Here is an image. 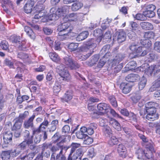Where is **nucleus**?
<instances>
[{
	"label": "nucleus",
	"mask_w": 160,
	"mask_h": 160,
	"mask_svg": "<svg viewBox=\"0 0 160 160\" xmlns=\"http://www.w3.org/2000/svg\"><path fill=\"white\" fill-rule=\"evenodd\" d=\"M143 7L145 8L146 10L154 11L156 8L155 6L153 4L148 5L145 4L143 6Z\"/></svg>",
	"instance_id": "50"
},
{
	"label": "nucleus",
	"mask_w": 160,
	"mask_h": 160,
	"mask_svg": "<svg viewBox=\"0 0 160 160\" xmlns=\"http://www.w3.org/2000/svg\"><path fill=\"white\" fill-rule=\"evenodd\" d=\"M147 82V80L144 77H142L140 79V81L138 83V88L140 90H142L145 87Z\"/></svg>",
	"instance_id": "26"
},
{
	"label": "nucleus",
	"mask_w": 160,
	"mask_h": 160,
	"mask_svg": "<svg viewBox=\"0 0 160 160\" xmlns=\"http://www.w3.org/2000/svg\"><path fill=\"white\" fill-rule=\"evenodd\" d=\"M58 72L60 75L62 77L66 79L69 78L70 77L68 71H59Z\"/></svg>",
	"instance_id": "39"
},
{
	"label": "nucleus",
	"mask_w": 160,
	"mask_h": 160,
	"mask_svg": "<svg viewBox=\"0 0 160 160\" xmlns=\"http://www.w3.org/2000/svg\"><path fill=\"white\" fill-rule=\"evenodd\" d=\"M65 156L62 153V152L60 151L56 156V160H66Z\"/></svg>",
	"instance_id": "54"
},
{
	"label": "nucleus",
	"mask_w": 160,
	"mask_h": 160,
	"mask_svg": "<svg viewBox=\"0 0 160 160\" xmlns=\"http://www.w3.org/2000/svg\"><path fill=\"white\" fill-rule=\"evenodd\" d=\"M65 63L67 66V67L70 68L73 62L72 59L69 57H66L64 58Z\"/></svg>",
	"instance_id": "41"
},
{
	"label": "nucleus",
	"mask_w": 160,
	"mask_h": 160,
	"mask_svg": "<svg viewBox=\"0 0 160 160\" xmlns=\"http://www.w3.org/2000/svg\"><path fill=\"white\" fill-rule=\"evenodd\" d=\"M89 35L88 31H85L80 33L77 37L76 39L78 41H82L87 38Z\"/></svg>",
	"instance_id": "21"
},
{
	"label": "nucleus",
	"mask_w": 160,
	"mask_h": 160,
	"mask_svg": "<svg viewBox=\"0 0 160 160\" xmlns=\"http://www.w3.org/2000/svg\"><path fill=\"white\" fill-rule=\"evenodd\" d=\"M21 152L20 150H19L17 148L11 150L10 153V156L12 157H16Z\"/></svg>",
	"instance_id": "43"
},
{
	"label": "nucleus",
	"mask_w": 160,
	"mask_h": 160,
	"mask_svg": "<svg viewBox=\"0 0 160 160\" xmlns=\"http://www.w3.org/2000/svg\"><path fill=\"white\" fill-rule=\"evenodd\" d=\"M61 87V85L59 83H56L53 87L54 92L56 94H57L60 91Z\"/></svg>",
	"instance_id": "45"
},
{
	"label": "nucleus",
	"mask_w": 160,
	"mask_h": 160,
	"mask_svg": "<svg viewBox=\"0 0 160 160\" xmlns=\"http://www.w3.org/2000/svg\"><path fill=\"white\" fill-rule=\"evenodd\" d=\"M118 142L117 138L114 136H112L108 141V144L111 146H112L116 144H117Z\"/></svg>",
	"instance_id": "35"
},
{
	"label": "nucleus",
	"mask_w": 160,
	"mask_h": 160,
	"mask_svg": "<svg viewBox=\"0 0 160 160\" xmlns=\"http://www.w3.org/2000/svg\"><path fill=\"white\" fill-rule=\"evenodd\" d=\"M141 43L146 48H150L152 45L151 42L149 39L146 38L141 40Z\"/></svg>",
	"instance_id": "28"
},
{
	"label": "nucleus",
	"mask_w": 160,
	"mask_h": 160,
	"mask_svg": "<svg viewBox=\"0 0 160 160\" xmlns=\"http://www.w3.org/2000/svg\"><path fill=\"white\" fill-rule=\"evenodd\" d=\"M84 140L83 141V143L85 144H87V145H89L90 144H91L93 142V139H92L88 137V136L87 135V136H86V137H85V138Z\"/></svg>",
	"instance_id": "52"
},
{
	"label": "nucleus",
	"mask_w": 160,
	"mask_h": 160,
	"mask_svg": "<svg viewBox=\"0 0 160 160\" xmlns=\"http://www.w3.org/2000/svg\"><path fill=\"white\" fill-rule=\"evenodd\" d=\"M147 149H149V150L147 152L145 153L144 156L148 159L153 160L152 159H151L153 156L152 152H155L153 147L152 146H151L149 148L147 147Z\"/></svg>",
	"instance_id": "19"
},
{
	"label": "nucleus",
	"mask_w": 160,
	"mask_h": 160,
	"mask_svg": "<svg viewBox=\"0 0 160 160\" xmlns=\"http://www.w3.org/2000/svg\"><path fill=\"white\" fill-rule=\"evenodd\" d=\"M109 100L111 104L114 107H116L117 106V102L116 98L114 96H110L109 97Z\"/></svg>",
	"instance_id": "46"
},
{
	"label": "nucleus",
	"mask_w": 160,
	"mask_h": 160,
	"mask_svg": "<svg viewBox=\"0 0 160 160\" xmlns=\"http://www.w3.org/2000/svg\"><path fill=\"white\" fill-rule=\"evenodd\" d=\"M93 34L95 37L102 36L103 35L102 31L101 29H97L94 31Z\"/></svg>",
	"instance_id": "53"
},
{
	"label": "nucleus",
	"mask_w": 160,
	"mask_h": 160,
	"mask_svg": "<svg viewBox=\"0 0 160 160\" xmlns=\"http://www.w3.org/2000/svg\"><path fill=\"white\" fill-rule=\"evenodd\" d=\"M69 7L68 6H64L58 8L57 10L56 11V13L59 16H64V15L69 12Z\"/></svg>",
	"instance_id": "6"
},
{
	"label": "nucleus",
	"mask_w": 160,
	"mask_h": 160,
	"mask_svg": "<svg viewBox=\"0 0 160 160\" xmlns=\"http://www.w3.org/2000/svg\"><path fill=\"white\" fill-rule=\"evenodd\" d=\"M108 122L107 119L103 118H101L99 119L100 125L102 127H105Z\"/></svg>",
	"instance_id": "64"
},
{
	"label": "nucleus",
	"mask_w": 160,
	"mask_h": 160,
	"mask_svg": "<svg viewBox=\"0 0 160 160\" xmlns=\"http://www.w3.org/2000/svg\"><path fill=\"white\" fill-rule=\"evenodd\" d=\"M72 92L70 91H67L65 93L64 97V101L68 102L72 99Z\"/></svg>",
	"instance_id": "34"
},
{
	"label": "nucleus",
	"mask_w": 160,
	"mask_h": 160,
	"mask_svg": "<svg viewBox=\"0 0 160 160\" xmlns=\"http://www.w3.org/2000/svg\"><path fill=\"white\" fill-rule=\"evenodd\" d=\"M49 56L51 59L54 62H58L60 61V58L56 52H50L49 53Z\"/></svg>",
	"instance_id": "24"
},
{
	"label": "nucleus",
	"mask_w": 160,
	"mask_h": 160,
	"mask_svg": "<svg viewBox=\"0 0 160 160\" xmlns=\"http://www.w3.org/2000/svg\"><path fill=\"white\" fill-rule=\"evenodd\" d=\"M82 154V152L81 150L80 149L77 150L76 152L72 156V159L73 160H75L78 158L79 160H81Z\"/></svg>",
	"instance_id": "30"
},
{
	"label": "nucleus",
	"mask_w": 160,
	"mask_h": 160,
	"mask_svg": "<svg viewBox=\"0 0 160 160\" xmlns=\"http://www.w3.org/2000/svg\"><path fill=\"white\" fill-rule=\"evenodd\" d=\"M98 110L100 111H106L110 108L109 105L105 103H101L97 105Z\"/></svg>",
	"instance_id": "22"
},
{
	"label": "nucleus",
	"mask_w": 160,
	"mask_h": 160,
	"mask_svg": "<svg viewBox=\"0 0 160 160\" xmlns=\"http://www.w3.org/2000/svg\"><path fill=\"white\" fill-rule=\"evenodd\" d=\"M22 122L20 121H16L12 128V130L13 131L21 130L20 128L22 126Z\"/></svg>",
	"instance_id": "32"
},
{
	"label": "nucleus",
	"mask_w": 160,
	"mask_h": 160,
	"mask_svg": "<svg viewBox=\"0 0 160 160\" xmlns=\"http://www.w3.org/2000/svg\"><path fill=\"white\" fill-rule=\"evenodd\" d=\"M99 58V56L98 55H95L92 57L91 62L88 63V65L92 66L98 62Z\"/></svg>",
	"instance_id": "33"
},
{
	"label": "nucleus",
	"mask_w": 160,
	"mask_h": 160,
	"mask_svg": "<svg viewBox=\"0 0 160 160\" xmlns=\"http://www.w3.org/2000/svg\"><path fill=\"white\" fill-rule=\"evenodd\" d=\"M130 28L131 31H133L137 32L138 30V24L135 22L133 21L130 22H129Z\"/></svg>",
	"instance_id": "31"
},
{
	"label": "nucleus",
	"mask_w": 160,
	"mask_h": 160,
	"mask_svg": "<svg viewBox=\"0 0 160 160\" xmlns=\"http://www.w3.org/2000/svg\"><path fill=\"white\" fill-rule=\"evenodd\" d=\"M112 34L110 31L106 32L104 34L103 36V40H104V42H109L111 38Z\"/></svg>",
	"instance_id": "37"
},
{
	"label": "nucleus",
	"mask_w": 160,
	"mask_h": 160,
	"mask_svg": "<svg viewBox=\"0 0 160 160\" xmlns=\"http://www.w3.org/2000/svg\"><path fill=\"white\" fill-rule=\"evenodd\" d=\"M70 25L69 22H67L61 23L58 26V30L59 32L58 38L60 40L63 41L71 36L72 33L69 28Z\"/></svg>",
	"instance_id": "1"
},
{
	"label": "nucleus",
	"mask_w": 160,
	"mask_h": 160,
	"mask_svg": "<svg viewBox=\"0 0 160 160\" xmlns=\"http://www.w3.org/2000/svg\"><path fill=\"white\" fill-rule=\"evenodd\" d=\"M137 154H138V158L139 159L143 158L144 156L145 152L142 149H139L137 151Z\"/></svg>",
	"instance_id": "51"
},
{
	"label": "nucleus",
	"mask_w": 160,
	"mask_h": 160,
	"mask_svg": "<svg viewBox=\"0 0 160 160\" xmlns=\"http://www.w3.org/2000/svg\"><path fill=\"white\" fill-rule=\"evenodd\" d=\"M135 18L136 19L139 20H144L146 19V18L145 17L144 14L138 13L136 15Z\"/></svg>",
	"instance_id": "55"
},
{
	"label": "nucleus",
	"mask_w": 160,
	"mask_h": 160,
	"mask_svg": "<svg viewBox=\"0 0 160 160\" xmlns=\"http://www.w3.org/2000/svg\"><path fill=\"white\" fill-rule=\"evenodd\" d=\"M34 4V1L32 0L28 1L24 7L25 12L27 13H30L32 10Z\"/></svg>",
	"instance_id": "12"
},
{
	"label": "nucleus",
	"mask_w": 160,
	"mask_h": 160,
	"mask_svg": "<svg viewBox=\"0 0 160 160\" xmlns=\"http://www.w3.org/2000/svg\"><path fill=\"white\" fill-rule=\"evenodd\" d=\"M158 107V104L154 102H149L145 105L147 113L146 118L148 120L153 121L158 119V115L156 113V108Z\"/></svg>",
	"instance_id": "2"
},
{
	"label": "nucleus",
	"mask_w": 160,
	"mask_h": 160,
	"mask_svg": "<svg viewBox=\"0 0 160 160\" xmlns=\"http://www.w3.org/2000/svg\"><path fill=\"white\" fill-rule=\"evenodd\" d=\"M32 131V135H35L37 134H40L39 133L41 132V131L40 130L39 128L38 127L36 128L34 127H32L31 128Z\"/></svg>",
	"instance_id": "56"
},
{
	"label": "nucleus",
	"mask_w": 160,
	"mask_h": 160,
	"mask_svg": "<svg viewBox=\"0 0 160 160\" xmlns=\"http://www.w3.org/2000/svg\"><path fill=\"white\" fill-rule=\"evenodd\" d=\"M58 124V122L57 120H52L48 128L49 131L50 132H54L56 129Z\"/></svg>",
	"instance_id": "17"
},
{
	"label": "nucleus",
	"mask_w": 160,
	"mask_h": 160,
	"mask_svg": "<svg viewBox=\"0 0 160 160\" xmlns=\"http://www.w3.org/2000/svg\"><path fill=\"white\" fill-rule=\"evenodd\" d=\"M11 39L12 42L17 44L19 50H23L22 48L23 43L21 42L22 40L19 36H13Z\"/></svg>",
	"instance_id": "11"
},
{
	"label": "nucleus",
	"mask_w": 160,
	"mask_h": 160,
	"mask_svg": "<svg viewBox=\"0 0 160 160\" xmlns=\"http://www.w3.org/2000/svg\"><path fill=\"white\" fill-rule=\"evenodd\" d=\"M22 136L24 138V140L27 141L28 139H29L30 132L28 130H25L24 131L22 134Z\"/></svg>",
	"instance_id": "57"
},
{
	"label": "nucleus",
	"mask_w": 160,
	"mask_h": 160,
	"mask_svg": "<svg viewBox=\"0 0 160 160\" xmlns=\"http://www.w3.org/2000/svg\"><path fill=\"white\" fill-rule=\"evenodd\" d=\"M136 65V63L134 62H129L127 65V66L128 68V70H135V68Z\"/></svg>",
	"instance_id": "59"
},
{
	"label": "nucleus",
	"mask_w": 160,
	"mask_h": 160,
	"mask_svg": "<svg viewBox=\"0 0 160 160\" xmlns=\"http://www.w3.org/2000/svg\"><path fill=\"white\" fill-rule=\"evenodd\" d=\"M42 135L41 134H37L35 135H32L29 139H32L33 140V138H34V142L36 143H39L41 139Z\"/></svg>",
	"instance_id": "36"
},
{
	"label": "nucleus",
	"mask_w": 160,
	"mask_h": 160,
	"mask_svg": "<svg viewBox=\"0 0 160 160\" xmlns=\"http://www.w3.org/2000/svg\"><path fill=\"white\" fill-rule=\"evenodd\" d=\"M12 134L10 131H7L4 132L3 137V141L5 144H8L12 140Z\"/></svg>",
	"instance_id": "13"
},
{
	"label": "nucleus",
	"mask_w": 160,
	"mask_h": 160,
	"mask_svg": "<svg viewBox=\"0 0 160 160\" xmlns=\"http://www.w3.org/2000/svg\"><path fill=\"white\" fill-rule=\"evenodd\" d=\"M88 154L89 157L91 158H92L95 156V153L94 152L93 148H91L89 149Z\"/></svg>",
	"instance_id": "61"
},
{
	"label": "nucleus",
	"mask_w": 160,
	"mask_h": 160,
	"mask_svg": "<svg viewBox=\"0 0 160 160\" xmlns=\"http://www.w3.org/2000/svg\"><path fill=\"white\" fill-rule=\"evenodd\" d=\"M18 57L21 59L25 60L26 61H27V59L29 57L28 54L23 52H19L18 54Z\"/></svg>",
	"instance_id": "49"
},
{
	"label": "nucleus",
	"mask_w": 160,
	"mask_h": 160,
	"mask_svg": "<svg viewBox=\"0 0 160 160\" xmlns=\"http://www.w3.org/2000/svg\"><path fill=\"white\" fill-rule=\"evenodd\" d=\"M109 123L118 131L121 130V128L120 124L115 119L112 118H110L109 120Z\"/></svg>",
	"instance_id": "15"
},
{
	"label": "nucleus",
	"mask_w": 160,
	"mask_h": 160,
	"mask_svg": "<svg viewBox=\"0 0 160 160\" xmlns=\"http://www.w3.org/2000/svg\"><path fill=\"white\" fill-rule=\"evenodd\" d=\"M137 32L129 30L128 31V36L130 39L134 40L136 38L137 36L136 32Z\"/></svg>",
	"instance_id": "40"
},
{
	"label": "nucleus",
	"mask_w": 160,
	"mask_h": 160,
	"mask_svg": "<svg viewBox=\"0 0 160 160\" xmlns=\"http://www.w3.org/2000/svg\"><path fill=\"white\" fill-rule=\"evenodd\" d=\"M76 136L78 138L82 139L86 137L87 134L79 131L76 133Z\"/></svg>",
	"instance_id": "58"
},
{
	"label": "nucleus",
	"mask_w": 160,
	"mask_h": 160,
	"mask_svg": "<svg viewBox=\"0 0 160 160\" xmlns=\"http://www.w3.org/2000/svg\"><path fill=\"white\" fill-rule=\"evenodd\" d=\"M24 30L27 34L31 38H34V34L30 28L28 26H25L24 27Z\"/></svg>",
	"instance_id": "27"
},
{
	"label": "nucleus",
	"mask_w": 160,
	"mask_h": 160,
	"mask_svg": "<svg viewBox=\"0 0 160 160\" xmlns=\"http://www.w3.org/2000/svg\"><path fill=\"white\" fill-rule=\"evenodd\" d=\"M44 7L43 4L38 3L34 7L33 9H34L37 12H40L44 10Z\"/></svg>",
	"instance_id": "42"
},
{
	"label": "nucleus",
	"mask_w": 160,
	"mask_h": 160,
	"mask_svg": "<svg viewBox=\"0 0 160 160\" xmlns=\"http://www.w3.org/2000/svg\"><path fill=\"white\" fill-rule=\"evenodd\" d=\"M96 40H94L92 38L89 39L87 44L83 45L77 49L78 51L80 52H86L89 50H93L97 46V45L101 41L102 39V36H98Z\"/></svg>",
	"instance_id": "3"
},
{
	"label": "nucleus",
	"mask_w": 160,
	"mask_h": 160,
	"mask_svg": "<svg viewBox=\"0 0 160 160\" xmlns=\"http://www.w3.org/2000/svg\"><path fill=\"white\" fill-rule=\"evenodd\" d=\"M118 151L121 156L123 158L126 157L127 150L124 145L122 144H119L118 148Z\"/></svg>",
	"instance_id": "16"
},
{
	"label": "nucleus",
	"mask_w": 160,
	"mask_h": 160,
	"mask_svg": "<svg viewBox=\"0 0 160 160\" xmlns=\"http://www.w3.org/2000/svg\"><path fill=\"white\" fill-rule=\"evenodd\" d=\"M116 37L118 43H121L124 41L126 39V34L122 31L117 32H116Z\"/></svg>",
	"instance_id": "7"
},
{
	"label": "nucleus",
	"mask_w": 160,
	"mask_h": 160,
	"mask_svg": "<svg viewBox=\"0 0 160 160\" xmlns=\"http://www.w3.org/2000/svg\"><path fill=\"white\" fill-rule=\"evenodd\" d=\"M132 85L130 83H122L120 85V88L123 93L127 94L129 93L131 90Z\"/></svg>",
	"instance_id": "9"
},
{
	"label": "nucleus",
	"mask_w": 160,
	"mask_h": 160,
	"mask_svg": "<svg viewBox=\"0 0 160 160\" xmlns=\"http://www.w3.org/2000/svg\"><path fill=\"white\" fill-rule=\"evenodd\" d=\"M33 143V141L32 139H28L27 141L24 140L18 146L17 148L21 152L22 150H24L26 148L27 145L29 146L30 144Z\"/></svg>",
	"instance_id": "8"
},
{
	"label": "nucleus",
	"mask_w": 160,
	"mask_h": 160,
	"mask_svg": "<svg viewBox=\"0 0 160 160\" xmlns=\"http://www.w3.org/2000/svg\"><path fill=\"white\" fill-rule=\"evenodd\" d=\"M78 45V43H71L68 45V48L71 51H74L77 49Z\"/></svg>",
	"instance_id": "48"
},
{
	"label": "nucleus",
	"mask_w": 160,
	"mask_h": 160,
	"mask_svg": "<svg viewBox=\"0 0 160 160\" xmlns=\"http://www.w3.org/2000/svg\"><path fill=\"white\" fill-rule=\"evenodd\" d=\"M82 6L83 4L82 3L77 2L72 4L71 9L72 11H76L80 9Z\"/></svg>",
	"instance_id": "23"
},
{
	"label": "nucleus",
	"mask_w": 160,
	"mask_h": 160,
	"mask_svg": "<svg viewBox=\"0 0 160 160\" xmlns=\"http://www.w3.org/2000/svg\"><path fill=\"white\" fill-rule=\"evenodd\" d=\"M82 16V14L72 13L67 15V17L69 21L76 22L81 20V18Z\"/></svg>",
	"instance_id": "5"
},
{
	"label": "nucleus",
	"mask_w": 160,
	"mask_h": 160,
	"mask_svg": "<svg viewBox=\"0 0 160 160\" xmlns=\"http://www.w3.org/2000/svg\"><path fill=\"white\" fill-rule=\"evenodd\" d=\"M35 117V115L33 114L28 119L24 121L23 125L25 128L28 129L33 127L34 126L33 121Z\"/></svg>",
	"instance_id": "10"
},
{
	"label": "nucleus",
	"mask_w": 160,
	"mask_h": 160,
	"mask_svg": "<svg viewBox=\"0 0 160 160\" xmlns=\"http://www.w3.org/2000/svg\"><path fill=\"white\" fill-rule=\"evenodd\" d=\"M34 157V154L32 153H29L28 155H26L22 157L21 159L22 160H28L32 159Z\"/></svg>",
	"instance_id": "63"
},
{
	"label": "nucleus",
	"mask_w": 160,
	"mask_h": 160,
	"mask_svg": "<svg viewBox=\"0 0 160 160\" xmlns=\"http://www.w3.org/2000/svg\"><path fill=\"white\" fill-rule=\"evenodd\" d=\"M130 50L132 53L136 54L135 55H139L143 56L147 53V52L146 50H144L142 52L143 48L142 47L139 46L135 43H132L129 47Z\"/></svg>",
	"instance_id": "4"
},
{
	"label": "nucleus",
	"mask_w": 160,
	"mask_h": 160,
	"mask_svg": "<svg viewBox=\"0 0 160 160\" xmlns=\"http://www.w3.org/2000/svg\"><path fill=\"white\" fill-rule=\"evenodd\" d=\"M129 117L130 118L129 120L136 127L137 125L136 123L137 122V120L136 115L133 113L130 112Z\"/></svg>",
	"instance_id": "25"
},
{
	"label": "nucleus",
	"mask_w": 160,
	"mask_h": 160,
	"mask_svg": "<svg viewBox=\"0 0 160 160\" xmlns=\"http://www.w3.org/2000/svg\"><path fill=\"white\" fill-rule=\"evenodd\" d=\"M123 58V57L121 54H118L113 60V64H116L119 63Z\"/></svg>",
	"instance_id": "29"
},
{
	"label": "nucleus",
	"mask_w": 160,
	"mask_h": 160,
	"mask_svg": "<svg viewBox=\"0 0 160 160\" xmlns=\"http://www.w3.org/2000/svg\"><path fill=\"white\" fill-rule=\"evenodd\" d=\"M70 131V128L69 126L67 125L64 126L62 129V133H64L65 134H68Z\"/></svg>",
	"instance_id": "60"
},
{
	"label": "nucleus",
	"mask_w": 160,
	"mask_h": 160,
	"mask_svg": "<svg viewBox=\"0 0 160 160\" xmlns=\"http://www.w3.org/2000/svg\"><path fill=\"white\" fill-rule=\"evenodd\" d=\"M141 98V96L139 94H136L131 97V98L133 102H137Z\"/></svg>",
	"instance_id": "44"
},
{
	"label": "nucleus",
	"mask_w": 160,
	"mask_h": 160,
	"mask_svg": "<svg viewBox=\"0 0 160 160\" xmlns=\"http://www.w3.org/2000/svg\"><path fill=\"white\" fill-rule=\"evenodd\" d=\"M1 46L2 48L5 50H6L8 47V44L6 41H3L1 43Z\"/></svg>",
	"instance_id": "62"
},
{
	"label": "nucleus",
	"mask_w": 160,
	"mask_h": 160,
	"mask_svg": "<svg viewBox=\"0 0 160 160\" xmlns=\"http://www.w3.org/2000/svg\"><path fill=\"white\" fill-rule=\"evenodd\" d=\"M143 13L144 14V15L146 18L148 17V18H152L155 15V12L151 10H146L143 12Z\"/></svg>",
	"instance_id": "38"
},
{
	"label": "nucleus",
	"mask_w": 160,
	"mask_h": 160,
	"mask_svg": "<svg viewBox=\"0 0 160 160\" xmlns=\"http://www.w3.org/2000/svg\"><path fill=\"white\" fill-rule=\"evenodd\" d=\"M50 11L51 14L49 16V18L51 20H55L59 18V16L56 13V10L54 8H51Z\"/></svg>",
	"instance_id": "20"
},
{
	"label": "nucleus",
	"mask_w": 160,
	"mask_h": 160,
	"mask_svg": "<svg viewBox=\"0 0 160 160\" xmlns=\"http://www.w3.org/2000/svg\"><path fill=\"white\" fill-rule=\"evenodd\" d=\"M154 33L152 32L148 31L145 33L144 37L145 38L148 39L153 38L154 37Z\"/></svg>",
	"instance_id": "47"
},
{
	"label": "nucleus",
	"mask_w": 160,
	"mask_h": 160,
	"mask_svg": "<svg viewBox=\"0 0 160 160\" xmlns=\"http://www.w3.org/2000/svg\"><path fill=\"white\" fill-rule=\"evenodd\" d=\"M139 76L137 74H131L128 75L125 78L126 80L129 82H134L138 81Z\"/></svg>",
	"instance_id": "14"
},
{
	"label": "nucleus",
	"mask_w": 160,
	"mask_h": 160,
	"mask_svg": "<svg viewBox=\"0 0 160 160\" xmlns=\"http://www.w3.org/2000/svg\"><path fill=\"white\" fill-rule=\"evenodd\" d=\"M140 25L142 28L145 30H151L153 28V25L148 22H142L140 23Z\"/></svg>",
	"instance_id": "18"
}]
</instances>
